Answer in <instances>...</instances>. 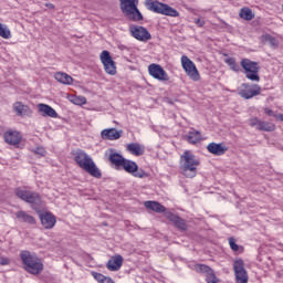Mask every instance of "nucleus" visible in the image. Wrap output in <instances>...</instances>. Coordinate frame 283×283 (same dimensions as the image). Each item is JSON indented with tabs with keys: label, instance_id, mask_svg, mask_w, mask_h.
Masks as SVG:
<instances>
[{
	"label": "nucleus",
	"instance_id": "1",
	"mask_svg": "<svg viewBox=\"0 0 283 283\" xmlns=\"http://www.w3.org/2000/svg\"><path fill=\"white\" fill-rule=\"evenodd\" d=\"M73 160L76 163V165L80 167V169H83L86 174H90L92 178L101 179L103 178V172L101 171V168L96 166V163H94V159H92V156H90L85 150L77 149L72 151Z\"/></svg>",
	"mask_w": 283,
	"mask_h": 283
},
{
	"label": "nucleus",
	"instance_id": "2",
	"mask_svg": "<svg viewBox=\"0 0 283 283\" xmlns=\"http://www.w3.org/2000/svg\"><path fill=\"white\" fill-rule=\"evenodd\" d=\"M20 259L27 273L40 275V273L43 272V260H41L36 253L22 250L20 252Z\"/></svg>",
	"mask_w": 283,
	"mask_h": 283
},
{
	"label": "nucleus",
	"instance_id": "3",
	"mask_svg": "<svg viewBox=\"0 0 283 283\" xmlns=\"http://www.w3.org/2000/svg\"><path fill=\"white\" fill-rule=\"evenodd\" d=\"M199 166L200 160L196 158V155L193 153L186 150L180 156V171L186 178H196Z\"/></svg>",
	"mask_w": 283,
	"mask_h": 283
},
{
	"label": "nucleus",
	"instance_id": "4",
	"mask_svg": "<svg viewBox=\"0 0 283 283\" xmlns=\"http://www.w3.org/2000/svg\"><path fill=\"white\" fill-rule=\"evenodd\" d=\"M14 193L17 198L23 200V202H28L31 205L34 211H39V207L43 203L41 200V195L39 192L32 191L28 189V187H18L14 189Z\"/></svg>",
	"mask_w": 283,
	"mask_h": 283
},
{
	"label": "nucleus",
	"instance_id": "5",
	"mask_svg": "<svg viewBox=\"0 0 283 283\" xmlns=\"http://www.w3.org/2000/svg\"><path fill=\"white\" fill-rule=\"evenodd\" d=\"M144 6L149 10L150 12H155V14H164L165 17H180V12L178 10L174 9L167 3H163L158 0H146L144 2Z\"/></svg>",
	"mask_w": 283,
	"mask_h": 283
},
{
	"label": "nucleus",
	"instance_id": "6",
	"mask_svg": "<svg viewBox=\"0 0 283 283\" xmlns=\"http://www.w3.org/2000/svg\"><path fill=\"white\" fill-rule=\"evenodd\" d=\"M119 9L129 21H143V13L138 10V0H119Z\"/></svg>",
	"mask_w": 283,
	"mask_h": 283
},
{
	"label": "nucleus",
	"instance_id": "7",
	"mask_svg": "<svg viewBox=\"0 0 283 283\" xmlns=\"http://www.w3.org/2000/svg\"><path fill=\"white\" fill-rule=\"evenodd\" d=\"M241 67L244 70V75L249 81L260 83V64L250 59L241 60Z\"/></svg>",
	"mask_w": 283,
	"mask_h": 283
},
{
	"label": "nucleus",
	"instance_id": "8",
	"mask_svg": "<svg viewBox=\"0 0 283 283\" xmlns=\"http://www.w3.org/2000/svg\"><path fill=\"white\" fill-rule=\"evenodd\" d=\"M122 169L126 171V174H130L134 178H149V174L143 170V168H138V164L136 161H132L129 159H124L122 164Z\"/></svg>",
	"mask_w": 283,
	"mask_h": 283
},
{
	"label": "nucleus",
	"instance_id": "9",
	"mask_svg": "<svg viewBox=\"0 0 283 283\" xmlns=\"http://www.w3.org/2000/svg\"><path fill=\"white\" fill-rule=\"evenodd\" d=\"M260 94H262V87L258 84L243 83L239 90V96L245 101L253 98V96H260Z\"/></svg>",
	"mask_w": 283,
	"mask_h": 283
},
{
	"label": "nucleus",
	"instance_id": "10",
	"mask_svg": "<svg viewBox=\"0 0 283 283\" xmlns=\"http://www.w3.org/2000/svg\"><path fill=\"white\" fill-rule=\"evenodd\" d=\"M181 65L189 78L191 81H200V73L198 72V69L196 67V64L193 61H191L187 55L181 56Z\"/></svg>",
	"mask_w": 283,
	"mask_h": 283
},
{
	"label": "nucleus",
	"instance_id": "11",
	"mask_svg": "<svg viewBox=\"0 0 283 283\" xmlns=\"http://www.w3.org/2000/svg\"><path fill=\"white\" fill-rule=\"evenodd\" d=\"M233 271L237 283H249V274L247 273V269H244V261L242 259L233 262Z\"/></svg>",
	"mask_w": 283,
	"mask_h": 283
},
{
	"label": "nucleus",
	"instance_id": "12",
	"mask_svg": "<svg viewBox=\"0 0 283 283\" xmlns=\"http://www.w3.org/2000/svg\"><path fill=\"white\" fill-rule=\"evenodd\" d=\"M101 61L104 65V70L106 74L114 76L116 74V63L112 60V55H109V51H103L101 53Z\"/></svg>",
	"mask_w": 283,
	"mask_h": 283
},
{
	"label": "nucleus",
	"instance_id": "13",
	"mask_svg": "<svg viewBox=\"0 0 283 283\" xmlns=\"http://www.w3.org/2000/svg\"><path fill=\"white\" fill-rule=\"evenodd\" d=\"M250 127H255L258 132H275V124L260 120L258 117H252L249 119Z\"/></svg>",
	"mask_w": 283,
	"mask_h": 283
},
{
	"label": "nucleus",
	"instance_id": "14",
	"mask_svg": "<svg viewBox=\"0 0 283 283\" xmlns=\"http://www.w3.org/2000/svg\"><path fill=\"white\" fill-rule=\"evenodd\" d=\"M148 73L153 78H156L157 81H169V75L167 74V71L163 69L159 64H150L148 66Z\"/></svg>",
	"mask_w": 283,
	"mask_h": 283
},
{
	"label": "nucleus",
	"instance_id": "15",
	"mask_svg": "<svg viewBox=\"0 0 283 283\" xmlns=\"http://www.w3.org/2000/svg\"><path fill=\"white\" fill-rule=\"evenodd\" d=\"M130 33L137 41L147 42L151 39V33L145 27H130Z\"/></svg>",
	"mask_w": 283,
	"mask_h": 283
},
{
	"label": "nucleus",
	"instance_id": "16",
	"mask_svg": "<svg viewBox=\"0 0 283 283\" xmlns=\"http://www.w3.org/2000/svg\"><path fill=\"white\" fill-rule=\"evenodd\" d=\"M165 218H167L169 222H172V224L179 229V231H187V221H185V219L180 218L178 214L167 211L165 212Z\"/></svg>",
	"mask_w": 283,
	"mask_h": 283
},
{
	"label": "nucleus",
	"instance_id": "17",
	"mask_svg": "<svg viewBox=\"0 0 283 283\" xmlns=\"http://www.w3.org/2000/svg\"><path fill=\"white\" fill-rule=\"evenodd\" d=\"M39 218L44 229H54L56 226V217L52 212H40Z\"/></svg>",
	"mask_w": 283,
	"mask_h": 283
},
{
	"label": "nucleus",
	"instance_id": "18",
	"mask_svg": "<svg viewBox=\"0 0 283 283\" xmlns=\"http://www.w3.org/2000/svg\"><path fill=\"white\" fill-rule=\"evenodd\" d=\"M207 149L209 154H212L213 156H224V154L229 151V148L224 144H217V143H210L207 146Z\"/></svg>",
	"mask_w": 283,
	"mask_h": 283
},
{
	"label": "nucleus",
	"instance_id": "19",
	"mask_svg": "<svg viewBox=\"0 0 283 283\" xmlns=\"http://www.w3.org/2000/svg\"><path fill=\"white\" fill-rule=\"evenodd\" d=\"M122 266H123V255L120 254H116L112 256L106 263V269L108 271H120Z\"/></svg>",
	"mask_w": 283,
	"mask_h": 283
},
{
	"label": "nucleus",
	"instance_id": "20",
	"mask_svg": "<svg viewBox=\"0 0 283 283\" xmlns=\"http://www.w3.org/2000/svg\"><path fill=\"white\" fill-rule=\"evenodd\" d=\"M103 140H118L123 136V130H117L116 128L104 129L101 133Z\"/></svg>",
	"mask_w": 283,
	"mask_h": 283
},
{
	"label": "nucleus",
	"instance_id": "21",
	"mask_svg": "<svg viewBox=\"0 0 283 283\" xmlns=\"http://www.w3.org/2000/svg\"><path fill=\"white\" fill-rule=\"evenodd\" d=\"M38 109L41 116H49V118H59V113H56V111L48 104H39Z\"/></svg>",
	"mask_w": 283,
	"mask_h": 283
},
{
	"label": "nucleus",
	"instance_id": "22",
	"mask_svg": "<svg viewBox=\"0 0 283 283\" xmlns=\"http://www.w3.org/2000/svg\"><path fill=\"white\" fill-rule=\"evenodd\" d=\"M4 143L8 145H19L21 143V134L17 130L6 132L3 134Z\"/></svg>",
	"mask_w": 283,
	"mask_h": 283
},
{
	"label": "nucleus",
	"instance_id": "23",
	"mask_svg": "<svg viewBox=\"0 0 283 283\" xmlns=\"http://www.w3.org/2000/svg\"><path fill=\"white\" fill-rule=\"evenodd\" d=\"M144 207L149 209V211H155V213H167V209L158 201H146Z\"/></svg>",
	"mask_w": 283,
	"mask_h": 283
},
{
	"label": "nucleus",
	"instance_id": "24",
	"mask_svg": "<svg viewBox=\"0 0 283 283\" xmlns=\"http://www.w3.org/2000/svg\"><path fill=\"white\" fill-rule=\"evenodd\" d=\"M54 78L57 83H62V85H72L74 83V78L64 72L55 73Z\"/></svg>",
	"mask_w": 283,
	"mask_h": 283
},
{
	"label": "nucleus",
	"instance_id": "25",
	"mask_svg": "<svg viewBox=\"0 0 283 283\" xmlns=\"http://www.w3.org/2000/svg\"><path fill=\"white\" fill-rule=\"evenodd\" d=\"M108 159L111 160L112 165L115 166V169H120V167H123V163H125V157H123V155L112 150Z\"/></svg>",
	"mask_w": 283,
	"mask_h": 283
},
{
	"label": "nucleus",
	"instance_id": "26",
	"mask_svg": "<svg viewBox=\"0 0 283 283\" xmlns=\"http://www.w3.org/2000/svg\"><path fill=\"white\" fill-rule=\"evenodd\" d=\"M127 151L133 156H143L145 154V146L138 143H130L127 145Z\"/></svg>",
	"mask_w": 283,
	"mask_h": 283
},
{
	"label": "nucleus",
	"instance_id": "27",
	"mask_svg": "<svg viewBox=\"0 0 283 283\" xmlns=\"http://www.w3.org/2000/svg\"><path fill=\"white\" fill-rule=\"evenodd\" d=\"M186 140L190 145H197V143H200V140H202V135L200 134V132L192 129L186 135Z\"/></svg>",
	"mask_w": 283,
	"mask_h": 283
},
{
	"label": "nucleus",
	"instance_id": "28",
	"mask_svg": "<svg viewBox=\"0 0 283 283\" xmlns=\"http://www.w3.org/2000/svg\"><path fill=\"white\" fill-rule=\"evenodd\" d=\"M13 112L17 114V116H28L30 107L21 102H15L13 104Z\"/></svg>",
	"mask_w": 283,
	"mask_h": 283
},
{
	"label": "nucleus",
	"instance_id": "29",
	"mask_svg": "<svg viewBox=\"0 0 283 283\" xmlns=\"http://www.w3.org/2000/svg\"><path fill=\"white\" fill-rule=\"evenodd\" d=\"M15 217L18 220H21V222H27L28 224H36V220L34 217L28 214V212L20 210L15 213Z\"/></svg>",
	"mask_w": 283,
	"mask_h": 283
},
{
	"label": "nucleus",
	"instance_id": "30",
	"mask_svg": "<svg viewBox=\"0 0 283 283\" xmlns=\"http://www.w3.org/2000/svg\"><path fill=\"white\" fill-rule=\"evenodd\" d=\"M239 17L245 21H251L254 19L255 14H253V11L250 8H242L240 10Z\"/></svg>",
	"mask_w": 283,
	"mask_h": 283
},
{
	"label": "nucleus",
	"instance_id": "31",
	"mask_svg": "<svg viewBox=\"0 0 283 283\" xmlns=\"http://www.w3.org/2000/svg\"><path fill=\"white\" fill-rule=\"evenodd\" d=\"M224 63L232 70V72H240V64L235 61V57H227Z\"/></svg>",
	"mask_w": 283,
	"mask_h": 283
},
{
	"label": "nucleus",
	"instance_id": "32",
	"mask_svg": "<svg viewBox=\"0 0 283 283\" xmlns=\"http://www.w3.org/2000/svg\"><path fill=\"white\" fill-rule=\"evenodd\" d=\"M195 271L197 273H203L205 275H207V274L211 273V271H213V269H211L207 264H195Z\"/></svg>",
	"mask_w": 283,
	"mask_h": 283
},
{
	"label": "nucleus",
	"instance_id": "33",
	"mask_svg": "<svg viewBox=\"0 0 283 283\" xmlns=\"http://www.w3.org/2000/svg\"><path fill=\"white\" fill-rule=\"evenodd\" d=\"M0 36L2 39H10L12 36V33L10 32V29H8V25L0 23Z\"/></svg>",
	"mask_w": 283,
	"mask_h": 283
},
{
	"label": "nucleus",
	"instance_id": "34",
	"mask_svg": "<svg viewBox=\"0 0 283 283\" xmlns=\"http://www.w3.org/2000/svg\"><path fill=\"white\" fill-rule=\"evenodd\" d=\"M264 41H266V43H270L271 48H277V45H280V42L277 41V39H275L271 34H265Z\"/></svg>",
	"mask_w": 283,
	"mask_h": 283
},
{
	"label": "nucleus",
	"instance_id": "35",
	"mask_svg": "<svg viewBox=\"0 0 283 283\" xmlns=\"http://www.w3.org/2000/svg\"><path fill=\"white\" fill-rule=\"evenodd\" d=\"M71 103L74 105H85L87 103V98H85V96H73L71 98Z\"/></svg>",
	"mask_w": 283,
	"mask_h": 283
},
{
	"label": "nucleus",
	"instance_id": "36",
	"mask_svg": "<svg viewBox=\"0 0 283 283\" xmlns=\"http://www.w3.org/2000/svg\"><path fill=\"white\" fill-rule=\"evenodd\" d=\"M91 275L98 283H104V281L108 277V276H105V275H103V274H101L98 272H94V271L91 272Z\"/></svg>",
	"mask_w": 283,
	"mask_h": 283
},
{
	"label": "nucleus",
	"instance_id": "37",
	"mask_svg": "<svg viewBox=\"0 0 283 283\" xmlns=\"http://www.w3.org/2000/svg\"><path fill=\"white\" fill-rule=\"evenodd\" d=\"M206 282L218 283V277L216 276V273H213V270H210V272L206 274Z\"/></svg>",
	"mask_w": 283,
	"mask_h": 283
},
{
	"label": "nucleus",
	"instance_id": "38",
	"mask_svg": "<svg viewBox=\"0 0 283 283\" xmlns=\"http://www.w3.org/2000/svg\"><path fill=\"white\" fill-rule=\"evenodd\" d=\"M229 244H230V249H232L233 251H240V245L235 243V239L233 237L229 239Z\"/></svg>",
	"mask_w": 283,
	"mask_h": 283
},
{
	"label": "nucleus",
	"instance_id": "39",
	"mask_svg": "<svg viewBox=\"0 0 283 283\" xmlns=\"http://www.w3.org/2000/svg\"><path fill=\"white\" fill-rule=\"evenodd\" d=\"M34 154H36L38 156H45L46 151H45V148L43 147H36L35 150H34Z\"/></svg>",
	"mask_w": 283,
	"mask_h": 283
},
{
	"label": "nucleus",
	"instance_id": "40",
	"mask_svg": "<svg viewBox=\"0 0 283 283\" xmlns=\"http://www.w3.org/2000/svg\"><path fill=\"white\" fill-rule=\"evenodd\" d=\"M195 23L198 28H205V19H201V18H197L195 19Z\"/></svg>",
	"mask_w": 283,
	"mask_h": 283
},
{
	"label": "nucleus",
	"instance_id": "41",
	"mask_svg": "<svg viewBox=\"0 0 283 283\" xmlns=\"http://www.w3.org/2000/svg\"><path fill=\"white\" fill-rule=\"evenodd\" d=\"M8 264H10V259H8L6 256H1L0 258V265L1 266H8Z\"/></svg>",
	"mask_w": 283,
	"mask_h": 283
},
{
	"label": "nucleus",
	"instance_id": "42",
	"mask_svg": "<svg viewBox=\"0 0 283 283\" xmlns=\"http://www.w3.org/2000/svg\"><path fill=\"white\" fill-rule=\"evenodd\" d=\"M264 113L268 115V116H273L275 118V113L273 112V109L269 108V107H265L264 108Z\"/></svg>",
	"mask_w": 283,
	"mask_h": 283
},
{
	"label": "nucleus",
	"instance_id": "43",
	"mask_svg": "<svg viewBox=\"0 0 283 283\" xmlns=\"http://www.w3.org/2000/svg\"><path fill=\"white\" fill-rule=\"evenodd\" d=\"M45 8H49L50 10H54L55 7H54V4L46 2Z\"/></svg>",
	"mask_w": 283,
	"mask_h": 283
},
{
	"label": "nucleus",
	"instance_id": "44",
	"mask_svg": "<svg viewBox=\"0 0 283 283\" xmlns=\"http://www.w3.org/2000/svg\"><path fill=\"white\" fill-rule=\"evenodd\" d=\"M274 118H277V120H281L283 123V114L275 115Z\"/></svg>",
	"mask_w": 283,
	"mask_h": 283
},
{
	"label": "nucleus",
	"instance_id": "45",
	"mask_svg": "<svg viewBox=\"0 0 283 283\" xmlns=\"http://www.w3.org/2000/svg\"><path fill=\"white\" fill-rule=\"evenodd\" d=\"M104 283H115L114 280H112V277L107 276V279L104 281Z\"/></svg>",
	"mask_w": 283,
	"mask_h": 283
}]
</instances>
